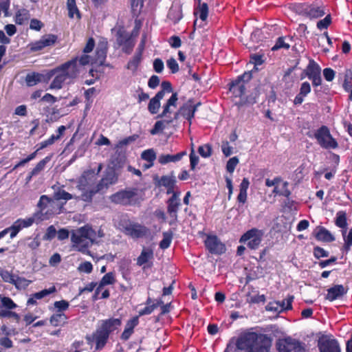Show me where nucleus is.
Here are the masks:
<instances>
[{
	"label": "nucleus",
	"instance_id": "obj_1",
	"mask_svg": "<svg viewBox=\"0 0 352 352\" xmlns=\"http://www.w3.org/2000/svg\"><path fill=\"white\" fill-rule=\"evenodd\" d=\"M236 346L243 352H270L272 339L266 334L244 332L238 337Z\"/></svg>",
	"mask_w": 352,
	"mask_h": 352
},
{
	"label": "nucleus",
	"instance_id": "obj_2",
	"mask_svg": "<svg viewBox=\"0 0 352 352\" xmlns=\"http://www.w3.org/2000/svg\"><path fill=\"white\" fill-rule=\"evenodd\" d=\"M122 325V319L110 318L102 320L96 331L87 340L96 344V350H102L107 344L109 336L116 331H118Z\"/></svg>",
	"mask_w": 352,
	"mask_h": 352
},
{
	"label": "nucleus",
	"instance_id": "obj_3",
	"mask_svg": "<svg viewBox=\"0 0 352 352\" xmlns=\"http://www.w3.org/2000/svg\"><path fill=\"white\" fill-rule=\"evenodd\" d=\"M78 73L77 58H73L60 66L47 71L50 79L54 77L49 88H62L63 83L68 78H75Z\"/></svg>",
	"mask_w": 352,
	"mask_h": 352
},
{
	"label": "nucleus",
	"instance_id": "obj_4",
	"mask_svg": "<svg viewBox=\"0 0 352 352\" xmlns=\"http://www.w3.org/2000/svg\"><path fill=\"white\" fill-rule=\"evenodd\" d=\"M97 176L92 170L85 171L78 179L77 188L82 191L80 200L91 202L93 197L101 191Z\"/></svg>",
	"mask_w": 352,
	"mask_h": 352
},
{
	"label": "nucleus",
	"instance_id": "obj_5",
	"mask_svg": "<svg viewBox=\"0 0 352 352\" xmlns=\"http://www.w3.org/2000/svg\"><path fill=\"white\" fill-rule=\"evenodd\" d=\"M292 10L299 15L310 19H318L325 14L324 6L309 4L307 3H296L291 6Z\"/></svg>",
	"mask_w": 352,
	"mask_h": 352
},
{
	"label": "nucleus",
	"instance_id": "obj_6",
	"mask_svg": "<svg viewBox=\"0 0 352 352\" xmlns=\"http://www.w3.org/2000/svg\"><path fill=\"white\" fill-rule=\"evenodd\" d=\"M228 94H230L232 102L239 108L256 102V94L251 89H229Z\"/></svg>",
	"mask_w": 352,
	"mask_h": 352
},
{
	"label": "nucleus",
	"instance_id": "obj_7",
	"mask_svg": "<svg viewBox=\"0 0 352 352\" xmlns=\"http://www.w3.org/2000/svg\"><path fill=\"white\" fill-rule=\"evenodd\" d=\"M314 137L318 144L325 149H335L338 146L337 141L332 137L330 131L326 126H322L317 129Z\"/></svg>",
	"mask_w": 352,
	"mask_h": 352
},
{
	"label": "nucleus",
	"instance_id": "obj_8",
	"mask_svg": "<svg viewBox=\"0 0 352 352\" xmlns=\"http://www.w3.org/2000/svg\"><path fill=\"white\" fill-rule=\"evenodd\" d=\"M37 208H38V211L34 214L37 219H49L55 212L54 201L47 195L41 196L37 204Z\"/></svg>",
	"mask_w": 352,
	"mask_h": 352
},
{
	"label": "nucleus",
	"instance_id": "obj_9",
	"mask_svg": "<svg viewBox=\"0 0 352 352\" xmlns=\"http://www.w3.org/2000/svg\"><path fill=\"white\" fill-rule=\"evenodd\" d=\"M111 202L123 206L132 205L138 200L136 189L120 190L110 197Z\"/></svg>",
	"mask_w": 352,
	"mask_h": 352
},
{
	"label": "nucleus",
	"instance_id": "obj_10",
	"mask_svg": "<svg viewBox=\"0 0 352 352\" xmlns=\"http://www.w3.org/2000/svg\"><path fill=\"white\" fill-rule=\"evenodd\" d=\"M263 235L264 232L263 230L257 228H252L241 236L239 242H248L247 245L249 248L256 250L261 244Z\"/></svg>",
	"mask_w": 352,
	"mask_h": 352
},
{
	"label": "nucleus",
	"instance_id": "obj_11",
	"mask_svg": "<svg viewBox=\"0 0 352 352\" xmlns=\"http://www.w3.org/2000/svg\"><path fill=\"white\" fill-rule=\"evenodd\" d=\"M276 348L279 352H305V344L292 338L278 340Z\"/></svg>",
	"mask_w": 352,
	"mask_h": 352
},
{
	"label": "nucleus",
	"instance_id": "obj_12",
	"mask_svg": "<svg viewBox=\"0 0 352 352\" xmlns=\"http://www.w3.org/2000/svg\"><path fill=\"white\" fill-rule=\"evenodd\" d=\"M71 241L72 242L73 247L78 251L82 253L89 252L87 249L92 244L87 238H85V236L83 234V230H80V228H78V230L73 231L71 236Z\"/></svg>",
	"mask_w": 352,
	"mask_h": 352
},
{
	"label": "nucleus",
	"instance_id": "obj_13",
	"mask_svg": "<svg viewBox=\"0 0 352 352\" xmlns=\"http://www.w3.org/2000/svg\"><path fill=\"white\" fill-rule=\"evenodd\" d=\"M305 75L312 82L314 87L321 85V69L319 65L313 59L310 60L302 74Z\"/></svg>",
	"mask_w": 352,
	"mask_h": 352
},
{
	"label": "nucleus",
	"instance_id": "obj_14",
	"mask_svg": "<svg viewBox=\"0 0 352 352\" xmlns=\"http://www.w3.org/2000/svg\"><path fill=\"white\" fill-rule=\"evenodd\" d=\"M36 219L37 218L34 214L25 219H18L11 226L4 229V230L6 231V234L10 232V238L13 239L22 229L32 226L35 222Z\"/></svg>",
	"mask_w": 352,
	"mask_h": 352
},
{
	"label": "nucleus",
	"instance_id": "obj_15",
	"mask_svg": "<svg viewBox=\"0 0 352 352\" xmlns=\"http://www.w3.org/2000/svg\"><path fill=\"white\" fill-rule=\"evenodd\" d=\"M124 232L133 239L142 238L148 233V229L138 223L128 221L123 226Z\"/></svg>",
	"mask_w": 352,
	"mask_h": 352
},
{
	"label": "nucleus",
	"instance_id": "obj_16",
	"mask_svg": "<svg viewBox=\"0 0 352 352\" xmlns=\"http://www.w3.org/2000/svg\"><path fill=\"white\" fill-rule=\"evenodd\" d=\"M117 43L122 47V50L126 54H130L135 46L134 39L132 35L125 31H118L117 33Z\"/></svg>",
	"mask_w": 352,
	"mask_h": 352
},
{
	"label": "nucleus",
	"instance_id": "obj_17",
	"mask_svg": "<svg viewBox=\"0 0 352 352\" xmlns=\"http://www.w3.org/2000/svg\"><path fill=\"white\" fill-rule=\"evenodd\" d=\"M318 347L320 352H340L338 341L329 336H322L318 338Z\"/></svg>",
	"mask_w": 352,
	"mask_h": 352
},
{
	"label": "nucleus",
	"instance_id": "obj_18",
	"mask_svg": "<svg viewBox=\"0 0 352 352\" xmlns=\"http://www.w3.org/2000/svg\"><path fill=\"white\" fill-rule=\"evenodd\" d=\"M204 243L206 249L211 254H221L226 251L225 245L216 235H208Z\"/></svg>",
	"mask_w": 352,
	"mask_h": 352
},
{
	"label": "nucleus",
	"instance_id": "obj_19",
	"mask_svg": "<svg viewBox=\"0 0 352 352\" xmlns=\"http://www.w3.org/2000/svg\"><path fill=\"white\" fill-rule=\"evenodd\" d=\"M179 196V192H174L167 201V212L172 219L169 222L170 225L175 223L177 221V212L180 206Z\"/></svg>",
	"mask_w": 352,
	"mask_h": 352
},
{
	"label": "nucleus",
	"instance_id": "obj_20",
	"mask_svg": "<svg viewBox=\"0 0 352 352\" xmlns=\"http://www.w3.org/2000/svg\"><path fill=\"white\" fill-rule=\"evenodd\" d=\"M50 80V75L47 72L43 74L38 72L29 73L25 76V82L28 87H33L38 82L47 83Z\"/></svg>",
	"mask_w": 352,
	"mask_h": 352
},
{
	"label": "nucleus",
	"instance_id": "obj_21",
	"mask_svg": "<svg viewBox=\"0 0 352 352\" xmlns=\"http://www.w3.org/2000/svg\"><path fill=\"white\" fill-rule=\"evenodd\" d=\"M108 45L107 41L100 42L96 50V54L92 60L91 64L104 65L107 58Z\"/></svg>",
	"mask_w": 352,
	"mask_h": 352
},
{
	"label": "nucleus",
	"instance_id": "obj_22",
	"mask_svg": "<svg viewBox=\"0 0 352 352\" xmlns=\"http://www.w3.org/2000/svg\"><path fill=\"white\" fill-rule=\"evenodd\" d=\"M348 292V287L342 285H336L327 289L325 298L329 301H333L342 298Z\"/></svg>",
	"mask_w": 352,
	"mask_h": 352
},
{
	"label": "nucleus",
	"instance_id": "obj_23",
	"mask_svg": "<svg viewBox=\"0 0 352 352\" xmlns=\"http://www.w3.org/2000/svg\"><path fill=\"white\" fill-rule=\"evenodd\" d=\"M252 78V71L245 72L243 74L228 83V88H245V84Z\"/></svg>",
	"mask_w": 352,
	"mask_h": 352
},
{
	"label": "nucleus",
	"instance_id": "obj_24",
	"mask_svg": "<svg viewBox=\"0 0 352 352\" xmlns=\"http://www.w3.org/2000/svg\"><path fill=\"white\" fill-rule=\"evenodd\" d=\"M314 235L318 241L324 242H332L335 237L324 227L318 226L314 232Z\"/></svg>",
	"mask_w": 352,
	"mask_h": 352
},
{
	"label": "nucleus",
	"instance_id": "obj_25",
	"mask_svg": "<svg viewBox=\"0 0 352 352\" xmlns=\"http://www.w3.org/2000/svg\"><path fill=\"white\" fill-rule=\"evenodd\" d=\"M117 180L118 177L116 175L115 170L112 168L108 169L104 177L99 182L100 190L108 188L109 185L115 184Z\"/></svg>",
	"mask_w": 352,
	"mask_h": 352
},
{
	"label": "nucleus",
	"instance_id": "obj_26",
	"mask_svg": "<svg viewBox=\"0 0 352 352\" xmlns=\"http://www.w3.org/2000/svg\"><path fill=\"white\" fill-rule=\"evenodd\" d=\"M138 317L137 316L127 321L124 330L121 334V340L124 341L128 340L131 336L133 333V329L138 324Z\"/></svg>",
	"mask_w": 352,
	"mask_h": 352
},
{
	"label": "nucleus",
	"instance_id": "obj_27",
	"mask_svg": "<svg viewBox=\"0 0 352 352\" xmlns=\"http://www.w3.org/2000/svg\"><path fill=\"white\" fill-rule=\"evenodd\" d=\"M116 283V276L114 272L107 273L101 279L98 286L97 287L94 298L96 299V296L99 294L100 289L105 285H113Z\"/></svg>",
	"mask_w": 352,
	"mask_h": 352
},
{
	"label": "nucleus",
	"instance_id": "obj_28",
	"mask_svg": "<svg viewBox=\"0 0 352 352\" xmlns=\"http://www.w3.org/2000/svg\"><path fill=\"white\" fill-rule=\"evenodd\" d=\"M186 155V151H182L175 155H161L158 157V162L161 164H166L169 162H176L181 160L182 158Z\"/></svg>",
	"mask_w": 352,
	"mask_h": 352
},
{
	"label": "nucleus",
	"instance_id": "obj_29",
	"mask_svg": "<svg viewBox=\"0 0 352 352\" xmlns=\"http://www.w3.org/2000/svg\"><path fill=\"white\" fill-rule=\"evenodd\" d=\"M197 1V6L194 10V14L204 21L208 16V6L207 3H201V0Z\"/></svg>",
	"mask_w": 352,
	"mask_h": 352
},
{
	"label": "nucleus",
	"instance_id": "obj_30",
	"mask_svg": "<svg viewBox=\"0 0 352 352\" xmlns=\"http://www.w3.org/2000/svg\"><path fill=\"white\" fill-rule=\"evenodd\" d=\"M199 105L198 103L196 105L187 104L183 106L180 109L181 114L189 122V124L192 123V119L195 116V113L197 111V107Z\"/></svg>",
	"mask_w": 352,
	"mask_h": 352
},
{
	"label": "nucleus",
	"instance_id": "obj_31",
	"mask_svg": "<svg viewBox=\"0 0 352 352\" xmlns=\"http://www.w3.org/2000/svg\"><path fill=\"white\" fill-rule=\"evenodd\" d=\"M66 6L69 19H74L75 16L77 19H81V14L76 6V0H67Z\"/></svg>",
	"mask_w": 352,
	"mask_h": 352
},
{
	"label": "nucleus",
	"instance_id": "obj_32",
	"mask_svg": "<svg viewBox=\"0 0 352 352\" xmlns=\"http://www.w3.org/2000/svg\"><path fill=\"white\" fill-rule=\"evenodd\" d=\"M338 80L342 82V88H352V71L346 69L338 75Z\"/></svg>",
	"mask_w": 352,
	"mask_h": 352
},
{
	"label": "nucleus",
	"instance_id": "obj_33",
	"mask_svg": "<svg viewBox=\"0 0 352 352\" xmlns=\"http://www.w3.org/2000/svg\"><path fill=\"white\" fill-rule=\"evenodd\" d=\"M153 258V251L149 248H144L137 258V265L142 266Z\"/></svg>",
	"mask_w": 352,
	"mask_h": 352
},
{
	"label": "nucleus",
	"instance_id": "obj_34",
	"mask_svg": "<svg viewBox=\"0 0 352 352\" xmlns=\"http://www.w3.org/2000/svg\"><path fill=\"white\" fill-rule=\"evenodd\" d=\"M142 55L135 53L131 59L129 60L126 68L132 72L133 74L135 73L138 70L139 65L141 63Z\"/></svg>",
	"mask_w": 352,
	"mask_h": 352
},
{
	"label": "nucleus",
	"instance_id": "obj_35",
	"mask_svg": "<svg viewBox=\"0 0 352 352\" xmlns=\"http://www.w3.org/2000/svg\"><path fill=\"white\" fill-rule=\"evenodd\" d=\"M68 318L63 313H56L53 314L50 319V324L54 327L64 324L67 322Z\"/></svg>",
	"mask_w": 352,
	"mask_h": 352
},
{
	"label": "nucleus",
	"instance_id": "obj_36",
	"mask_svg": "<svg viewBox=\"0 0 352 352\" xmlns=\"http://www.w3.org/2000/svg\"><path fill=\"white\" fill-rule=\"evenodd\" d=\"M29 18V11L27 9L23 8L16 12L14 21L18 25H23Z\"/></svg>",
	"mask_w": 352,
	"mask_h": 352
},
{
	"label": "nucleus",
	"instance_id": "obj_37",
	"mask_svg": "<svg viewBox=\"0 0 352 352\" xmlns=\"http://www.w3.org/2000/svg\"><path fill=\"white\" fill-rule=\"evenodd\" d=\"M80 230H83L85 238H87L91 244L94 243L97 239V233L91 226L86 225L80 228Z\"/></svg>",
	"mask_w": 352,
	"mask_h": 352
},
{
	"label": "nucleus",
	"instance_id": "obj_38",
	"mask_svg": "<svg viewBox=\"0 0 352 352\" xmlns=\"http://www.w3.org/2000/svg\"><path fill=\"white\" fill-rule=\"evenodd\" d=\"M54 198L56 200L63 199L65 201H68L72 199H75L76 200L80 199V197L73 195L63 189H59L57 192L54 193Z\"/></svg>",
	"mask_w": 352,
	"mask_h": 352
},
{
	"label": "nucleus",
	"instance_id": "obj_39",
	"mask_svg": "<svg viewBox=\"0 0 352 352\" xmlns=\"http://www.w3.org/2000/svg\"><path fill=\"white\" fill-rule=\"evenodd\" d=\"M342 235L344 241L343 249L347 252L352 246V228L349 230L348 234H346V230H342Z\"/></svg>",
	"mask_w": 352,
	"mask_h": 352
},
{
	"label": "nucleus",
	"instance_id": "obj_40",
	"mask_svg": "<svg viewBox=\"0 0 352 352\" xmlns=\"http://www.w3.org/2000/svg\"><path fill=\"white\" fill-rule=\"evenodd\" d=\"M31 283L32 280L16 275L12 285H14L17 289H25Z\"/></svg>",
	"mask_w": 352,
	"mask_h": 352
},
{
	"label": "nucleus",
	"instance_id": "obj_41",
	"mask_svg": "<svg viewBox=\"0 0 352 352\" xmlns=\"http://www.w3.org/2000/svg\"><path fill=\"white\" fill-rule=\"evenodd\" d=\"M336 225L342 228V230H346V215L344 211H339L336 214V219L335 221Z\"/></svg>",
	"mask_w": 352,
	"mask_h": 352
},
{
	"label": "nucleus",
	"instance_id": "obj_42",
	"mask_svg": "<svg viewBox=\"0 0 352 352\" xmlns=\"http://www.w3.org/2000/svg\"><path fill=\"white\" fill-rule=\"evenodd\" d=\"M172 122H173V119H171V118L164 120L157 121L155 123L153 128L151 130V133L152 135H155V134L158 133L159 132L162 131L165 129V123L170 124Z\"/></svg>",
	"mask_w": 352,
	"mask_h": 352
},
{
	"label": "nucleus",
	"instance_id": "obj_43",
	"mask_svg": "<svg viewBox=\"0 0 352 352\" xmlns=\"http://www.w3.org/2000/svg\"><path fill=\"white\" fill-rule=\"evenodd\" d=\"M144 6V0H131V12L133 16H138Z\"/></svg>",
	"mask_w": 352,
	"mask_h": 352
},
{
	"label": "nucleus",
	"instance_id": "obj_44",
	"mask_svg": "<svg viewBox=\"0 0 352 352\" xmlns=\"http://www.w3.org/2000/svg\"><path fill=\"white\" fill-rule=\"evenodd\" d=\"M173 236L171 231L164 232L163 239L160 243V248L163 250L168 248L172 241Z\"/></svg>",
	"mask_w": 352,
	"mask_h": 352
},
{
	"label": "nucleus",
	"instance_id": "obj_45",
	"mask_svg": "<svg viewBox=\"0 0 352 352\" xmlns=\"http://www.w3.org/2000/svg\"><path fill=\"white\" fill-rule=\"evenodd\" d=\"M175 177L173 175H164L161 177L159 181V185L166 188L171 187V186H175Z\"/></svg>",
	"mask_w": 352,
	"mask_h": 352
},
{
	"label": "nucleus",
	"instance_id": "obj_46",
	"mask_svg": "<svg viewBox=\"0 0 352 352\" xmlns=\"http://www.w3.org/2000/svg\"><path fill=\"white\" fill-rule=\"evenodd\" d=\"M141 157L147 162L151 163L155 160L156 153L153 148L147 149L142 153Z\"/></svg>",
	"mask_w": 352,
	"mask_h": 352
},
{
	"label": "nucleus",
	"instance_id": "obj_47",
	"mask_svg": "<svg viewBox=\"0 0 352 352\" xmlns=\"http://www.w3.org/2000/svg\"><path fill=\"white\" fill-rule=\"evenodd\" d=\"M57 39V36L52 34H46L41 38L44 47L53 45L56 42Z\"/></svg>",
	"mask_w": 352,
	"mask_h": 352
},
{
	"label": "nucleus",
	"instance_id": "obj_48",
	"mask_svg": "<svg viewBox=\"0 0 352 352\" xmlns=\"http://www.w3.org/2000/svg\"><path fill=\"white\" fill-rule=\"evenodd\" d=\"M16 307V304L9 297H2L0 298V308L12 309Z\"/></svg>",
	"mask_w": 352,
	"mask_h": 352
},
{
	"label": "nucleus",
	"instance_id": "obj_49",
	"mask_svg": "<svg viewBox=\"0 0 352 352\" xmlns=\"http://www.w3.org/2000/svg\"><path fill=\"white\" fill-rule=\"evenodd\" d=\"M289 44L285 42V37L280 36L277 38L275 45L272 47V50L276 51L282 48L289 50Z\"/></svg>",
	"mask_w": 352,
	"mask_h": 352
},
{
	"label": "nucleus",
	"instance_id": "obj_50",
	"mask_svg": "<svg viewBox=\"0 0 352 352\" xmlns=\"http://www.w3.org/2000/svg\"><path fill=\"white\" fill-rule=\"evenodd\" d=\"M0 276L4 282L13 284L16 275L8 270L1 269Z\"/></svg>",
	"mask_w": 352,
	"mask_h": 352
},
{
	"label": "nucleus",
	"instance_id": "obj_51",
	"mask_svg": "<svg viewBox=\"0 0 352 352\" xmlns=\"http://www.w3.org/2000/svg\"><path fill=\"white\" fill-rule=\"evenodd\" d=\"M168 19L173 22L174 24L177 23L182 18L181 10H170L168 14Z\"/></svg>",
	"mask_w": 352,
	"mask_h": 352
},
{
	"label": "nucleus",
	"instance_id": "obj_52",
	"mask_svg": "<svg viewBox=\"0 0 352 352\" xmlns=\"http://www.w3.org/2000/svg\"><path fill=\"white\" fill-rule=\"evenodd\" d=\"M56 292V287L54 286L49 288V289H45L39 292H36L35 294H33V296L34 298L37 300L42 299L43 298L54 293Z\"/></svg>",
	"mask_w": 352,
	"mask_h": 352
},
{
	"label": "nucleus",
	"instance_id": "obj_53",
	"mask_svg": "<svg viewBox=\"0 0 352 352\" xmlns=\"http://www.w3.org/2000/svg\"><path fill=\"white\" fill-rule=\"evenodd\" d=\"M50 161L49 157H45V159L41 160L36 166L32 170V175H37L39 173L43 170L47 164Z\"/></svg>",
	"mask_w": 352,
	"mask_h": 352
},
{
	"label": "nucleus",
	"instance_id": "obj_54",
	"mask_svg": "<svg viewBox=\"0 0 352 352\" xmlns=\"http://www.w3.org/2000/svg\"><path fill=\"white\" fill-rule=\"evenodd\" d=\"M198 153L203 157H209L212 155V148L210 144H204L198 148Z\"/></svg>",
	"mask_w": 352,
	"mask_h": 352
},
{
	"label": "nucleus",
	"instance_id": "obj_55",
	"mask_svg": "<svg viewBox=\"0 0 352 352\" xmlns=\"http://www.w3.org/2000/svg\"><path fill=\"white\" fill-rule=\"evenodd\" d=\"M331 23V16L330 14H327L323 19L320 20L317 23V28L318 29L322 30L324 29H327L328 27Z\"/></svg>",
	"mask_w": 352,
	"mask_h": 352
},
{
	"label": "nucleus",
	"instance_id": "obj_56",
	"mask_svg": "<svg viewBox=\"0 0 352 352\" xmlns=\"http://www.w3.org/2000/svg\"><path fill=\"white\" fill-rule=\"evenodd\" d=\"M160 107V102L157 101V98H152L148 106V109L149 112L152 114H155L157 113Z\"/></svg>",
	"mask_w": 352,
	"mask_h": 352
},
{
	"label": "nucleus",
	"instance_id": "obj_57",
	"mask_svg": "<svg viewBox=\"0 0 352 352\" xmlns=\"http://www.w3.org/2000/svg\"><path fill=\"white\" fill-rule=\"evenodd\" d=\"M54 307L57 309L58 313H62L63 311L69 308V304L65 300L56 301L54 303Z\"/></svg>",
	"mask_w": 352,
	"mask_h": 352
},
{
	"label": "nucleus",
	"instance_id": "obj_58",
	"mask_svg": "<svg viewBox=\"0 0 352 352\" xmlns=\"http://www.w3.org/2000/svg\"><path fill=\"white\" fill-rule=\"evenodd\" d=\"M239 164V159L236 157H233L230 158L226 164V170L230 173H232Z\"/></svg>",
	"mask_w": 352,
	"mask_h": 352
},
{
	"label": "nucleus",
	"instance_id": "obj_59",
	"mask_svg": "<svg viewBox=\"0 0 352 352\" xmlns=\"http://www.w3.org/2000/svg\"><path fill=\"white\" fill-rule=\"evenodd\" d=\"M263 55L254 54L250 56V63L254 64V69H257L256 66L263 63Z\"/></svg>",
	"mask_w": 352,
	"mask_h": 352
},
{
	"label": "nucleus",
	"instance_id": "obj_60",
	"mask_svg": "<svg viewBox=\"0 0 352 352\" xmlns=\"http://www.w3.org/2000/svg\"><path fill=\"white\" fill-rule=\"evenodd\" d=\"M168 42L171 47L173 48H179L182 45V40L179 36L173 35L171 36L168 40Z\"/></svg>",
	"mask_w": 352,
	"mask_h": 352
},
{
	"label": "nucleus",
	"instance_id": "obj_61",
	"mask_svg": "<svg viewBox=\"0 0 352 352\" xmlns=\"http://www.w3.org/2000/svg\"><path fill=\"white\" fill-rule=\"evenodd\" d=\"M311 89H301V91L296 96L294 103L296 105L300 104L304 98L310 92Z\"/></svg>",
	"mask_w": 352,
	"mask_h": 352
},
{
	"label": "nucleus",
	"instance_id": "obj_62",
	"mask_svg": "<svg viewBox=\"0 0 352 352\" xmlns=\"http://www.w3.org/2000/svg\"><path fill=\"white\" fill-rule=\"evenodd\" d=\"M336 72L330 67H327L323 69V76L327 81L331 82L335 78Z\"/></svg>",
	"mask_w": 352,
	"mask_h": 352
},
{
	"label": "nucleus",
	"instance_id": "obj_63",
	"mask_svg": "<svg viewBox=\"0 0 352 352\" xmlns=\"http://www.w3.org/2000/svg\"><path fill=\"white\" fill-rule=\"evenodd\" d=\"M78 270L80 272H85V273L89 274L93 270V265L91 263V262L85 261V262L82 263L79 265Z\"/></svg>",
	"mask_w": 352,
	"mask_h": 352
},
{
	"label": "nucleus",
	"instance_id": "obj_64",
	"mask_svg": "<svg viewBox=\"0 0 352 352\" xmlns=\"http://www.w3.org/2000/svg\"><path fill=\"white\" fill-rule=\"evenodd\" d=\"M167 67L170 69L173 74H175L179 71L178 63L173 58H170L167 60Z\"/></svg>",
	"mask_w": 352,
	"mask_h": 352
}]
</instances>
